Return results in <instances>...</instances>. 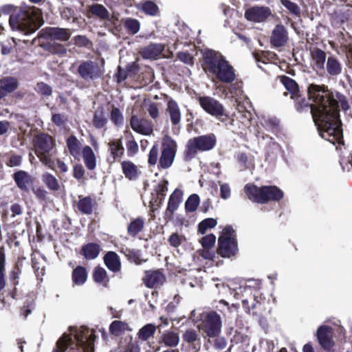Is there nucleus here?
<instances>
[{
    "label": "nucleus",
    "instance_id": "18",
    "mask_svg": "<svg viewBox=\"0 0 352 352\" xmlns=\"http://www.w3.org/2000/svg\"><path fill=\"white\" fill-rule=\"evenodd\" d=\"M288 36L286 29L283 25L278 24L272 30L270 42L274 47L283 46L287 41Z\"/></svg>",
    "mask_w": 352,
    "mask_h": 352
},
{
    "label": "nucleus",
    "instance_id": "47",
    "mask_svg": "<svg viewBox=\"0 0 352 352\" xmlns=\"http://www.w3.org/2000/svg\"><path fill=\"white\" fill-rule=\"evenodd\" d=\"M90 10L93 14L96 15L100 19H106L109 18V12L102 5L95 4L91 7Z\"/></svg>",
    "mask_w": 352,
    "mask_h": 352
},
{
    "label": "nucleus",
    "instance_id": "54",
    "mask_svg": "<svg viewBox=\"0 0 352 352\" xmlns=\"http://www.w3.org/2000/svg\"><path fill=\"white\" fill-rule=\"evenodd\" d=\"M107 123L102 111H96L94 118V124L97 128H102Z\"/></svg>",
    "mask_w": 352,
    "mask_h": 352
},
{
    "label": "nucleus",
    "instance_id": "58",
    "mask_svg": "<svg viewBox=\"0 0 352 352\" xmlns=\"http://www.w3.org/2000/svg\"><path fill=\"white\" fill-rule=\"evenodd\" d=\"M127 153L129 155H133L138 151V143L133 140H130L126 143Z\"/></svg>",
    "mask_w": 352,
    "mask_h": 352
},
{
    "label": "nucleus",
    "instance_id": "31",
    "mask_svg": "<svg viewBox=\"0 0 352 352\" xmlns=\"http://www.w3.org/2000/svg\"><path fill=\"white\" fill-rule=\"evenodd\" d=\"M311 55L315 67L318 69H324L326 53L320 49H314L311 52Z\"/></svg>",
    "mask_w": 352,
    "mask_h": 352
},
{
    "label": "nucleus",
    "instance_id": "34",
    "mask_svg": "<svg viewBox=\"0 0 352 352\" xmlns=\"http://www.w3.org/2000/svg\"><path fill=\"white\" fill-rule=\"evenodd\" d=\"M144 221L143 219L138 217L133 219L128 226V233L133 236H136L144 228Z\"/></svg>",
    "mask_w": 352,
    "mask_h": 352
},
{
    "label": "nucleus",
    "instance_id": "4",
    "mask_svg": "<svg viewBox=\"0 0 352 352\" xmlns=\"http://www.w3.org/2000/svg\"><path fill=\"white\" fill-rule=\"evenodd\" d=\"M9 24L13 31L23 35L32 34L43 24L41 12L36 8H15L10 14Z\"/></svg>",
    "mask_w": 352,
    "mask_h": 352
},
{
    "label": "nucleus",
    "instance_id": "45",
    "mask_svg": "<svg viewBox=\"0 0 352 352\" xmlns=\"http://www.w3.org/2000/svg\"><path fill=\"white\" fill-rule=\"evenodd\" d=\"M94 280L98 283L106 285L108 282V278L106 270L102 267L96 268L94 274Z\"/></svg>",
    "mask_w": 352,
    "mask_h": 352
},
{
    "label": "nucleus",
    "instance_id": "53",
    "mask_svg": "<svg viewBox=\"0 0 352 352\" xmlns=\"http://www.w3.org/2000/svg\"><path fill=\"white\" fill-rule=\"evenodd\" d=\"M111 120L116 125L120 126L123 124V116L118 108H113L112 109L111 113Z\"/></svg>",
    "mask_w": 352,
    "mask_h": 352
},
{
    "label": "nucleus",
    "instance_id": "8",
    "mask_svg": "<svg viewBox=\"0 0 352 352\" xmlns=\"http://www.w3.org/2000/svg\"><path fill=\"white\" fill-rule=\"evenodd\" d=\"M216 140L214 135H201L190 139L187 144L186 156L193 157L198 151L211 150L215 145Z\"/></svg>",
    "mask_w": 352,
    "mask_h": 352
},
{
    "label": "nucleus",
    "instance_id": "22",
    "mask_svg": "<svg viewBox=\"0 0 352 352\" xmlns=\"http://www.w3.org/2000/svg\"><path fill=\"white\" fill-rule=\"evenodd\" d=\"M14 179L17 186L23 190L28 191L32 184L30 176L25 171L20 170L14 174Z\"/></svg>",
    "mask_w": 352,
    "mask_h": 352
},
{
    "label": "nucleus",
    "instance_id": "40",
    "mask_svg": "<svg viewBox=\"0 0 352 352\" xmlns=\"http://www.w3.org/2000/svg\"><path fill=\"white\" fill-rule=\"evenodd\" d=\"M78 203V208L80 211L85 214H91L92 212L93 204L92 200L89 197H79Z\"/></svg>",
    "mask_w": 352,
    "mask_h": 352
},
{
    "label": "nucleus",
    "instance_id": "1",
    "mask_svg": "<svg viewBox=\"0 0 352 352\" xmlns=\"http://www.w3.org/2000/svg\"><path fill=\"white\" fill-rule=\"evenodd\" d=\"M309 104L314 121L318 127L322 138L338 146L343 144L342 130L339 119L338 108L349 109V106L345 98L338 95L337 99L326 90L324 87L311 84L308 87Z\"/></svg>",
    "mask_w": 352,
    "mask_h": 352
},
{
    "label": "nucleus",
    "instance_id": "56",
    "mask_svg": "<svg viewBox=\"0 0 352 352\" xmlns=\"http://www.w3.org/2000/svg\"><path fill=\"white\" fill-rule=\"evenodd\" d=\"M185 238L178 234L177 233H173L168 238V242L173 247H178L184 241Z\"/></svg>",
    "mask_w": 352,
    "mask_h": 352
},
{
    "label": "nucleus",
    "instance_id": "60",
    "mask_svg": "<svg viewBox=\"0 0 352 352\" xmlns=\"http://www.w3.org/2000/svg\"><path fill=\"white\" fill-rule=\"evenodd\" d=\"M124 352H140V348L137 341L131 339L130 342L126 345Z\"/></svg>",
    "mask_w": 352,
    "mask_h": 352
},
{
    "label": "nucleus",
    "instance_id": "42",
    "mask_svg": "<svg viewBox=\"0 0 352 352\" xmlns=\"http://www.w3.org/2000/svg\"><path fill=\"white\" fill-rule=\"evenodd\" d=\"M182 338L185 342L189 344H194L195 342H198L199 344H200V337L194 329L186 330L183 334Z\"/></svg>",
    "mask_w": 352,
    "mask_h": 352
},
{
    "label": "nucleus",
    "instance_id": "50",
    "mask_svg": "<svg viewBox=\"0 0 352 352\" xmlns=\"http://www.w3.org/2000/svg\"><path fill=\"white\" fill-rule=\"evenodd\" d=\"M220 189V197L224 200L231 197V188L228 184L218 182Z\"/></svg>",
    "mask_w": 352,
    "mask_h": 352
},
{
    "label": "nucleus",
    "instance_id": "15",
    "mask_svg": "<svg viewBox=\"0 0 352 352\" xmlns=\"http://www.w3.org/2000/svg\"><path fill=\"white\" fill-rule=\"evenodd\" d=\"M333 335V329L329 326L322 325L318 329L317 339L322 348L329 350L333 347L334 345Z\"/></svg>",
    "mask_w": 352,
    "mask_h": 352
},
{
    "label": "nucleus",
    "instance_id": "9",
    "mask_svg": "<svg viewBox=\"0 0 352 352\" xmlns=\"http://www.w3.org/2000/svg\"><path fill=\"white\" fill-rule=\"evenodd\" d=\"M177 143L170 136L166 135L162 140L161 155L158 166L163 169L170 168L175 160L177 152Z\"/></svg>",
    "mask_w": 352,
    "mask_h": 352
},
{
    "label": "nucleus",
    "instance_id": "20",
    "mask_svg": "<svg viewBox=\"0 0 352 352\" xmlns=\"http://www.w3.org/2000/svg\"><path fill=\"white\" fill-rule=\"evenodd\" d=\"M326 70L331 76H337L342 73V65L334 56L331 55L327 59Z\"/></svg>",
    "mask_w": 352,
    "mask_h": 352
},
{
    "label": "nucleus",
    "instance_id": "39",
    "mask_svg": "<svg viewBox=\"0 0 352 352\" xmlns=\"http://www.w3.org/2000/svg\"><path fill=\"white\" fill-rule=\"evenodd\" d=\"M236 120H241L243 126H247L249 125L252 118L251 113L247 110L243 111V107L240 104L237 105V113H234Z\"/></svg>",
    "mask_w": 352,
    "mask_h": 352
},
{
    "label": "nucleus",
    "instance_id": "49",
    "mask_svg": "<svg viewBox=\"0 0 352 352\" xmlns=\"http://www.w3.org/2000/svg\"><path fill=\"white\" fill-rule=\"evenodd\" d=\"M281 4L287 8L290 13L294 15H299L300 14V8L298 6L297 4L295 3L289 1V0H280Z\"/></svg>",
    "mask_w": 352,
    "mask_h": 352
},
{
    "label": "nucleus",
    "instance_id": "23",
    "mask_svg": "<svg viewBox=\"0 0 352 352\" xmlns=\"http://www.w3.org/2000/svg\"><path fill=\"white\" fill-rule=\"evenodd\" d=\"M109 150L111 154V158H109V161L113 163L124 153V148L121 139L110 142L109 143Z\"/></svg>",
    "mask_w": 352,
    "mask_h": 352
},
{
    "label": "nucleus",
    "instance_id": "59",
    "mask_svg": "<svg viewBox=\"0 0 352 352\" xmlns=\"http://www.w3.org/2000/svg\"><path fill=\"white\" fill-rule=\"evenodd\" d=\"M179 59L184 62V63H186L188 65H192L193 64V58L192 56L186 52H179L177 55Z\"/></svg>",
    "mask_w": 352,
    "mask_h": 352
},
{
    "label": "nucleus",
    "instance_id": "36",
    "mask_svg": "<svg viewBox=\"0 0 352 352\" xmlns=\"http://www.w3.org/2000/svg\"><path fill=\"white\" fill-rule=\"evenodd\" d=\"M155 331V325L153 324H147L139 330L138 337L140 340L146 341L154 335Z\"/></svg>",
    "mask_w": 352,
    "mask_h": 352
},
{
    "label": "nucleus",
    "instance_id": "24",
    "mask_svg": "<svg viewBox=\"0 0 352 352\" xmlns=\"http://www.w3.org/2000/svg\"><path fill=\"white\" fill-rule=\"evenodd\" d=\"M182 192L180 190L175 189L169 198L166 212V215H168V213L170 216H171L173 214V212L179 207L182 201Z\"/></svg>",
    "mask_w": 352,
    "mask_h": 352
},
{
    "label": "nucleus",
    "instance_id": "26",
    "mask_svg": "<svg viewBox=\"0 0 352 352\" xmlns=\"http://www.w3.org/2000/svg\"><path fill=\"white\" fill-rule=\"evenodd\" d=\"M106 266L112 272H118L120 269L121 263L119 256L113 252H109L104 257Z\"/></svg>",
    "mask_w": 352,
    "mask_h": 352
},
{
    "label": "nucleus",
    "instance_id": "10",
    "mask_svg": "<svg viewBox=\"0 0 352 352\" xmlns=\"http://www.w3.org/2000/svg\"><path fill=\"white\" fill-rule=\"evenodd\" d=\"M53 148L52 138L46 134H40L36 137L35 151L41 161L47 166H51L52 161L50 152Z\"/></svg>",
    "mask_w": 352,
    "mask_h": 352
},
{
    "label": "nucleus",
    "instance_id": "21",
    "mask_svg": "<svg viewBox=\"0 0 352 352\" xmlns=\"http://www.w3.org/2000/svg\"><path fill=\"white\" fill-rule=\"evenodd\" d=\"M122 169L125 177L130 180L136 179L141 173L140 168L128 160L122 162Z\"/></svg>",
    "mask_w": 352,
    "mask_h": 352
},
{
    "label": "nucleus",
    "instance_id": "14",
    "mask_svg": "<svg viewBox=\"0 0 352 352\" xmlns=\"http://www.w3.org/2000/svg\"><path fill=\"white\" fill-rule=\"evenodd\" d=\"M130 125L134 131L144 135H150L153 131V126L151 121L140 118L137 116L131 117Z\"/></svg>",
    "mask_w": 352,
    "mask_h": 352
},
{
    "label": "nucleus",
    "instance_id": "11",
    "mask_svg": "<svg viewBox=\"0 0 352 352\" xmlns=\"http://www.w3.org/2000/svg\"><path fill=\"white\" fill-rule=\"evenodd\" d=\"M275 16L272 9L265 6H254L248 8L244 14L245 19L254 23H265Z\"/></svg>",
    "mask_w": 352,
    "mask_h": 352
},
{
    "label": "nucleus",
    "instance_id": "7",
    "mask_svg": "<svg viewBox=\"0 0 352 352\" xmlns=\"http://www.w3.org/2000/svg\"><path fill=\"white\" fill-rule=\"evenodd\" d=\"M197 327L206 336L215 338L220 334L222 323L220 316L216 312L203 313Z\"/></svg>",
    "mask_w": 352,
    "mask_h": 352
},
{
    "label": "nucleus",
    "instance_id": "19",
    "mask_svg": "<svg viewBox=\"0 0 352 352\" xmlns=\"http://www.w3.org/2000/svg\"><path fill=\"white\" fill-rule=\"evenodd\" d=\"M164 45L162 43H151L143 47L140 53L145 59H156L163 52Z\"/></svg>",
    "mask_w": 352,
    "mask_h": 352
},
{
    "label": "nucleus",
    "instance_id": "46",
    "mask_svg": "<svg viewBox=\"0 0 352 352\" xmlns=\"http://www.w3.org/2000/svg\"><path fill=\"white\" fill-rule=\"evenodd\" d=\"M199 204V197L197 195L193 194L190 195L185 204L186 210L188 212H194L197 210Z\"/></svg>",
    "mask_w": 352,
    "mask_h": 352
},
{
    "label": "nucleus",
    "instance_id": "28",
    "mask_svg": "<svg viewBox=\"0 0 352 352\" xmlns=\"http://www.w3.org/2000/svg\"><path fill=\"white\" fill-rule=\"evenodd\" d=\"M82 155L87 168L93 170L96 166V158L92 148L85 146L82 148Z\"/></svg>",
    "mask_w": 352,
    "mask_h": 352
},
{
    "label": "nucleus",
    "instance_id": "44",
    "mask_svg": "<svg viewBox=\"0 0 352 352\" xmlns=\"http://www.w3.org/2000/svg\"><path fill=\"white\" fill-rule=\"evenodd\" d=\"M43 181L45 184V185L52 190H58L59 188V184L56 179L52 175L49 173H45L43 175Z\"/></svg>",
    "mask_w": 352,
    "mask_h": 352
},
{
    "label": "nucleus",
    "instance_id": "51",
    "mask_svg": "<svg viewBox=\"0 0 352 352\" xmlns=\"http://www.w3.org/2000/svg\"><path fill=\"white\" fill-rule=\"evenodd\" d=\"M159 159L158 146L155 144L150 150L148 162L151 165H155L157 162L159 163Z\"/></svg>",
    "mask_w": 352,
    "mask_h": 352
},
{
    "label": "nucleus",
    "instance_id": "27",
    "mask_svg": "<svg viewBox=\"0 0 352 352\" xmlns=\"http://www.w3.org/2000/svg\"><path fill=\"white\" fill-rule=\"evenodd\" d=\"M47 34L52 40H58L60 41H67L71 33L69 30L59 28H51L47 30Z\"/></svg>",
    "mask_w": 352,
    "mask_h": 352
},
{
    "label": "nucleus",
    "instance_id": "37",
    "mask_svg": "<svg viewBox=\"0 0 352 352\" xmlns=\"http://www.w3.org/2000/svg\"><path fill=\"white\" fill-rule=\"evenodd\" d=\"M100 252V246L96 243H88L82 248V253L87 259L96 258Z\"/></svg>",
    "mask_w": 352,
    "mask_h": 352
},
{
    "label": "nucleus",
    "instance_id": "32",
    "mask_svg": "<svg viewBox=\"0 0 352 352\" xmlns=\"http://www.w3.org/2000/svg\"><path fill=\"white\" fill-rule=\"evenodd\" d=\"M87 278V272L84 267L78 266L72 272V281L76 285H83Z\"/></svg>",
    "mask_w": 352,
    "mask_h": 352
},
{
    "label": "nucleus",
    "instance_id": "38",
    "mask_svg": "<svg viewBox=\"0 0 352 352\" xmlns=\"http://www.w3.org/2000/svg\"><path fill=\"white\" fill-rule=\"evenodd\" d=\"M0 86L6 94L12 92L18 87L17 80L14 78L7 77L0 80Z\"/></svg>",
    "mask_w": 352,
    "mask_h": 352
},
{
    "label": "nucleus",
    "instance_id": "3",
    "mask_svg": "<svg viewBox=\"0 0 352 352\" xmlns=\"http://www.w3.org/2000/svg\"><path fill=\"white\" fill-rule=\"evenodd\" d=\"M69 333H64L56 342V349L53 352H64L66 349H74L80 346L82 352H94L95 331L85 327L68 329Z\"/></svg>",
    "mask_w": 352,
    "mask_h": 352
},
{
    "label": "nucleus",
    "instance_id": "43",
    "mask_svg": "<svg viewBox=\"0 0 352 352\" xmlns=\"http://www.w3.org/2000/svg\"><path fill=\"white\" fill-rule=\"evenodd\" d=\"M217 224V220L213 218H208L199 223L198 231L201 234H205L208 229L214 228Z\"/></svg>",
    "mask_w": 352,
    "mask_h": 352
},
{
    "label": "nucleus",
    "instance_id": "2",
    "mask_svg": "<svg viewBox=\"0 0 352 352\" xmlns=\"http://www.w3.org/2000/svg\"><path fill=\"white\" fill-rule=\"evenodd\" d=\"M202 68L206 74L223 83H231L236 78L234 67L219 52L205 50L202 52Z\"/></svg>",
    "mask_w": 352,
    "mask_h": 352
},
{
    "label": "nucleus",
    "instance_id": "5",
    "mask_svg": "<svg viewBox=\"0 0 352 352\" xmlns=\"http://www.w3.org/2000/svg\"><path fill=\"white\" fill-rule=\"evenodd\" d=\"M244 190L249 199L259 204L279 201L284 195L283 192L275 186L258 188L254 184H247Z\"/></svg>",
    "mask_w": 352,
    "mask_h": 352
},
{
    "label": "nucleus",
    "instance_id": "25",
    "mask_svg": "<svg viewBox=\"0 0 352 352\" xmlns=\"http://www.w3.org/2000/svg\"><path fill=\"white\" fill-rule=\"evenodd\" d=\"M167 111L171 123L174 125L179 124L181 120V112L177 103L173 100H168Z\"/></svg>",
    "mask_w": 352,
    "mask_h": 352
},
{
    "label": "nucleus",
    "instance_id": "41",
    "mask_svg": "<svg viewBox=\"0 0 352 352\" xmlns=\"http://www.w3.org/2000/svg\"><path fill=\"white\" fill-rule=\"evenodd\" d=\"M124 27L131 34H135L140 30V22L135 19L126 18L123 20Z\"/></svg>",
    "mask_w": 352,
    "mask_h": 352
},
{
    "label": "nucleus",
    "instance_id": "12",
    "mask_svg": "<svg viewBox=\"0 0 352 352\" xmlns=\"http://www.w3.org/2000/svg\"><path fill=\"white\" fill-rule=\"evenodd\" d=\"M199 104L208 113L219 117L225 115V110L221 103L210 96H201L199 98Z\"/></svg>",
    "mask_w": 352,
    "mask_h": 352
},
{
    "label": "nucleus",
    "instance_id": "30",
    "mask_svg": "<svg viewBox=\"0 0 352 352\" xmlns=\"http://www.w3.org/2000/svg\"><path fill=\"white\" fill-rule=\"evenodd\" d=\"M80 141L74 135L69 136L67 140V146L69 153L77 160H79L80 157Z\"/></svg>",
    "mask_w": 352,
    "mask_h": 352
},
{
    "label": "nucleus",
    "instance_id": "55",
    "mask_svg": "<svg viewBox=\"0 0 352 352\" xmlns=\"http://www.w3.org/2000/svg\"><path fill=\"white\" fill-rule=\"evenodd\" d=\"M160 104L155 102H150L147 104V111L153 119H156L159 116Z\"/></svg>",
    "mask_w": 352,
    "mask_h": 352
},
{
    "label": "nucleus",
    "instance_id": "62",
    "mask_svg": "<svg viewBox=\"0 0 352 352\" xmlns=\"http://www.w3.org/2000/svg\"><path fill=\"white\" fill-rule=\"evenodd\" d=\"M85 175V170L81 165L74 166V177L77 179H80Z\"/></svg>",
    "mask_w": 352,
    "mask_h": 352
},
{
    "label": "nucleus",
    "instance_id": "63",
    "mask_svg": "<svg viewBox=\"0 0 352 352\" xmlns=\"http://www.w3.org/2000/svg\"><path fill=\"white\" fill-rule=\"evenodd\" d=\"M21 158L19 155H12L10 157L7 164L10 167L17 166L21 164Z\"/></svg>",
    "mask_w": 352,
    "mask_h": 352
},
{
    "label": "nucleus",
    "instance_id": "35",
    "mask_svg": "<svg viewBox=\"0 0 352 352\" xmlns=\"http://www.w3.org/2000/svg\"><path fill=\"white\" fill-rule=\"evenodd\" d=\"M162 342L167 346H176L179 344V337L177 333L166 331L162 335Z\"/></svg>",
    "mask_w": 352,
    "mask_h": 352
},
{
    "label": "nucleus",
    "instance_id": "57",
    "mask_svg": "<svg viewBox=\"0 0 352 352\" xmlns=\"http://www.w3.org/2000/svg\"><path fill=\"white\" fill-rule=\"evenodd\" d=\"M36 90L44 96H50L52 92L51 87L44 82L38 83L36 85Z\"/></svg>",
    "mask_w": 352,
    "mask_h": 352
},
{
    "label": "nucleus",
    "instance_id": "52",
    "mask_svg": "<svg viewBox=\"0 0 352 352\" xmlns=\"http://www.w3.org/2000/svg\"><path fill=\"white\" fill-rule=\"evenodd\" d=\"M216 241V236L214 234L206 235L201 239L200 242L204 249H211Z\"/></svg>",
    "mask_w": 352,
    "mask_h": 352
},
{
    "label": "nucleus",
    "instance_id": "13",
    "mask_svg": "<svg viewBox=\"0 0 352 352\" xmlns=\"http://www.w3.org/2000/svg\"><path fill=\"white\" fill-rule=\"evenodd\" d=\"M78 72L80 76L86 80L98 78L101 74L98 64L91 60L82 62L79 65Z\"/></svg>",
    "mask_w": 352,
    "mask_h": 352
},
{
    "label": "nucleus",
    "instance_id": "48",
    "mask_svg": "<svg viewBox=\"0 0 352 352\" xmlns=\"http://www.w3.org/2000/svg\"><path fill=\"white\" fill-rule=\"evenodd\" d=\"M157 198L160 199V202H161L166 195V192L168 190V182L163 181L157 184L155 189Z\"/></svg>",
    "mask_w": 352,
    "mask_h": 352
},
{
    "label": "nucleus",
    "instance_id": "64",
    "mask_svg": "<svg viewBox=\"0 0 352 352\" xmlns=\"http://www.w3.org/2000/svg\"><path fill=\"white\" fill-rule=\"evenodd\" d=\"M34 192L36 197L41 200H45L47 197V191L42 188H37L34 190Z\"/></svg>",
    "mask_w": 352,
    "mask_h": 352
},
{
    "label": "nucleus",
    "instance_id": "61",
    "mask_svg": "<svg viewBox=\"0 0 352 352\" xmlns=\"http://www.w3.org/2000/svg\"><path fill=\"white\" fill-rule=\"evenodd\" d=\"M51 50L53 53L59 54V55H63L66 54L67 49L66 47L61 44H54L52 46Z\"/></svg>",
    "mask_w": 352,
    "mask_h": 352
},
{
    "label": "nucleus",
    "instance_id": "29",
    "mask_svg": "<svg viewBox=\"0 0 352 352\" xmlns=\"http://www.w3.org/2000/svg\"><path fill=\"white\" fill-rule=\"evenodd\" d=\"M131 331V329L128 323L124 321L114 320L109 326V332L111 334L116 336H120L126 331Z\"/></svg>",
    "mask_w": 352,
    "mask_h": 352
},
{
    "label": "nucleus",
    "instance_id": "16",
    "mask_svg": "<svg viewBox=\"0 0 352 352\" xmlns=\"http://www.w3.org/2000/svg\"><path fill=\"white\" fill-rule=\"evenodd\" d=\"M280 81L287 91L285 92V96H290V98L294 100H296L299 102L300 107L307 106L305 104V100H302V102H300V96L299 94L298 86L297 83L292 78L287 76H282L280 78Z\"/></svg>",
    "mask_w": 352,
    "mask_h": 352
},
{
    "label": "nucleus",
    "instance_id": "17",
    "mask_svg": "<svg viewBox=\"0 0 352 352\" xmlns=\"http://www.w3.org/2000/svg\"><path fill=\"white\" fill-rule=\"evenodd\" d=\"M143 281L147 287H157L165 282V276L159 270H149L145 272Z\"/></svg>",
    "mask_w": 352,
    "mask_h": 352
},
{
    "label": "nucleus",
    "instance_id": "6",
    "mask_svg": "<svg viewBox=\"0 0 352 352\" xmlns=\"http://www.w3.org/2000/svg\"><path fill=\"white\" fill-rule=\"evenodd\" d=\"M238 250L234 230L230 226L225 227L218 239L217 252L224 258H230Z\"/></svg>",
    "mask_w": 352,
    "mask_h": 352
},
{
    "label": "nucleus",
    "instance_id": "33",
    "mask_svg": "<svg viewBox=\"0 0 352 352\" xmlns=\"http://www.w3.org/2000/svg\"><path fill=\"white\" fill-rule=\"evenodd\" d=\"M138 10L142 11L146 14L155 16L158 13L159 8L157 6L153 1H146L137 4Z\"/></svg>",
    "mask_w": 352,
    "mask_h": 352
}]
</instances>
